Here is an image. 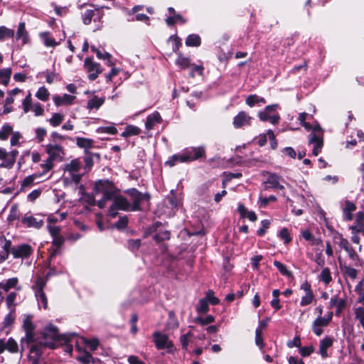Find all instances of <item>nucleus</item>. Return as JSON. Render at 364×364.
Segmentation results:
<instances>
[{
	"instance_id": "412c9836",
	"label": "nucleus",
	"mask_w": 364,
	"mask_h": 364,
	"mask_svg": "<svg viewBox=\"0 0 364 364\" xmlns=\"http://www.w3.org/2000/svg\"><path fill=\"white\" fill-rule=\"evenodd\" d=\"M75 99V96L68 94H64L63 96L56 95L53 97V100L57 107L61 105H70L73 103Z\"/></svg>"
},
{
	"instance_id": "f3484780",
	"label": "nucleus",
	"mask_w": 364,
	"mask_h": 364,
	"mask_svg": "<svg viewBox=\"0 0 364 364\" xmlns=\"http://www.w3.org/2000/svg\"><path fill=\"white\" fill-rule=\"evenodd\" d=\"M252 117L245 112H240L233 119V126L235 128H240L243 126H248L251 124Z\"/></svg>"
},
{
	"instance_id": "423d86ee",
	"label": "nucleus",
	"mask_w": 364,
	"mask_h": 364,
	"mask_svg": "<svg viewBox=\"0 0 364 364\" xmlns=\"http://www.w3.org/2000/svg\"><path fill=\"white\" fill-rule=\"evenodd\" d=\"M278 107L277 104L267 106L263 111L258 113L259 118L263 122L269 120L272 124H278L280 117L274 113Z\"/></svg>"
},
{
	"instance_id": "8fccbe9b",
	"label": "nucleus",
	"mask_w": 364,
	"mask_h": 364,
	"mask_svg": "<svg viewBox=\"0 0 364 364\" xmlns=\"http://www.w3.org/2000/svg\"><path fill=\"white\" fill-rule=\"evenodd\" d=\"M14 36V31L5 26H0V41L6 38H12Z\"/></svg>"
},
{
	"instance_id": "9b49d317",
	"label": "nucleus",
	"mask_w": 364,
	"mask_h": 364,
	"mask_svg": "<svg viewBox=\"0 0 364 364\" xmlns=\"http://www.w3.org/2000/svg\"><path fill=\"white\" fill-rule=\"evenodd\" d=\"M84 66L89 73L88 78L90 80H95L102 73V69L99 63L94 62L90 58H86L84 61Z\"/></svg>"
},
{
	"instance_id": "b1692460",
	"label": "nucleus",
	"mask_w": 364,
	"mask_h": 364,
	"mask_svg": "<svg viewBox=\"0 0 364 364\" xmlns=\"http://www.w3.org/2000/svg\"><path fill=\"white\" fill-rule=\"evenodd\" d=\"M355 205L350 201L346 200L345 205L343 208V213L346 220L350 221L353 220V213L355 210Z\"/></svg>"
},
{
	"instance_id": "c85d7f7f",
	"label": "nucleus",
	"mask_w": 364,
	"mask_h": 364,
	"mask_svg": "<svg viewBox=\"0 0 364 364\" xmlns=\"http://www.w3.org/2000/svg\"><path fill=\"white\" fill-rule=\"evenodd\" d=\"M16 38L21 39L22 43L26 44L28 42V33L26 30L25 23L21 22L18 26L17 33H16Z\"/></svg>"
},
{
	"instance_id": "6e6d98bb",
	"label": "nucleus",
	"mask_w": 364,
	"mask_h": 364,
	"mask_svg": "<svg viewBox=\"0 0 364 364\" xmlns=\"http://www.w3.org/2000/svg\"><path fill=\"white\" fill-rule=\"evenodd\" d=\"M32 105L33 104L31 95L30 92H28V95L24 98V100L22 102V107L24 113H28L29 111H31Z\"/></svg>"
},
{
	"instance_id": "bb28decb",
	"label": "nucleus",
	"mask_w": 364,
	"mask_h": 364,
	"mask_svg": "<svg viewBox=\"0 0 364 364\" xmlns=\"http://www.w3.org/2000/svg\"><path fill=\"white\" fill-rule=\"evenodd\" d=\"M0 264H1L9 257L11 248V242L10 240H5L3 244H0Z\"/></svg>"
},
{
	"instance_id": "72a5a7b5",
	"label": "nucleus",
	"mask_w": 364,
	"mask_h": 364,
	"mask_svg": "<svg viewBox=\"0 0 364 364\" xmlns=\"http://www.w3.org/2000/svg\"><path fill=\"white\" fill-rule=\"evenodd\" d=\"M355 291L358 294L357 303L364 306V281H360L355 287Z\"/></svg>"
},
{
	"instance_id": "4d7b16f0",
	"label": "nucleus",
	"mask_w": 364,
	"mask_h": 364,
	"mask_svg": "<svg viewBox=\"0 0 364 364\" xmlns=\"http://www.w3.org/2000/svg\"><path fill=\"white\" fill-rule=\"evenodd\" d=\"M36 97L42 101H47L49 97L48 90L45 87H41L36 93Z\"/></svg>"
},
{
	"instance_id": "e433bc0d",
	"label": "nucleus",
	"mask_w": 364,
	"mask_h": 364,
	"mask_svg": "<svg viewBox=\"0 0 364 364\" xmlns=\"http://www.w3.org/2000/svg\"><path fill=\"white\" fill-rule=\"evenodd\" d=\"M11 73V69L9 68L0 70V84L7 85L9 82Z\"/></svg>"
},
{
	"instance_id": "c03bdc74",
	"label": "nucleus",
	"mask_w": 364,
	"mask_h": 364,
	"mask_svg": "<svg viewBox=\"0 0 364 364\" xmlns=\"http://www.w3.org/2000/svg\"><path fill=\"white\" fill-rule=\"evenodd\" d=\"M140 133V129L133 125H129L126 127L125 130L122 132V136L124 137H129L131 136H136Z\"/></svg>"
},
{
	"instance_id": "13d9d810",
	"label": "nucleus",
	"mask_w": 364,
	"mask_h": 364,
	"mask_svg": "<svg viewBox=\"0 0 364 364\" xmlns=\"http://www.w3.org/2000/svg\"><path fill=\"white\" fill-rule=\"evenodd\" d=\"M82 341L84 344L92 351L95 350L98 347L99 341L96 338H92L90 340L82 338Z\"/></svg>"
},
{
	"instance_id": "a211bd4d",
	"label": "nucleus",
	"mask_w": 364,
	"mask_h": 364,
	"mask_svg": "<svg viewBox=\"0 0 364 364\" xmlns=\"http://www.w3.org/2000/svg\"><path fill=\"white\" fill-rule=\"evenodd\" d=\"M329 322L324 317L318 316L312 324L313 332L318 336L323 333V327L328 326Z\"/></svg>"
},
{
	"instance_id": "864d4df0",
	"label": "nucleus",
	"mask_w": 364,
	"mask_h": 364,
	"mask_svg": "<svg viewBox=\"0 0 364 364\" xmlns=\"http://www.w3.org/2000/svg\"><path fill=\"white\" fill-rule=\"evenodd\" d=\"M20 218V213L18 212V207L17 204H14L11 207L10 213L8 216V220L10 221L18 220Z\"/></svg>"
},
{
	"instance_id": "6e6552de",
	"label": "nucleus",
	"mask_w": 364,
	"mask_h": 364,
	"mask_svg": "<svg viewBox=\"0 0 364 364\" xmlns=\"http://www.w3.org/2000/svg\"><path fill=\"white\" fill-rule=\"evenodd\" d=\"M132 199L131 204L132 211L140 210L141 204L144 200H149L150 196L147 193H141L135 188H132L126 191Z\"/></svg>"
},
{
	"instance_id": "2f4dec72",
	"label": "nucleus",
	"mask_w": 364,
	"mask_h": 364,
	"mask_svg": "<svg viewBox=\"0 0 364 364\" xmlns=\"http://www.w3.org/2000/svg\"><path fill=\"white\" fill-rule=\"evenodd\" d=\"M17 293L16 291L10 292L5 299L6 304L7 307L11 310V311H14L15 306L17 305L16 299H17Z\"/></svg>"
},
{
	"instance_id": "c756f323",
	"label": "nucleus",
	"mask_w": 364,
	"mask_h": 364,
	"mask_svg": "<svg viewBox=\"0 0 364 364\" xmlns=\"http://www.w3.org/2000/svg\"><path fill=\"white\" fill-rule=\"evenodd\" d=\"M18 151L17 150H12L10 152H7L6 162H2L0 164L1 168H11L15 163L16 157L17 156Z\"/></svg>"
},
{
	"instance_id": "f03ea898",
	"label": "nucleus",
	"mask_w": 364,
	"mask_h": 364,
	"mask_svg": "<svg viewBox=\"0 0 364 364\" xmlns=\"http://www.w3.org/2000/svg\"><path fill=\"white\" fill-rule=\"evenodd\" d=\"M58 338V331L55 326L48 325L45 328L41 340L37 341V343L31 346L28 357L33 364H38V359L42 354L43 348H55L54 341Z\"/></svg>"
},
{
	"instance_id": "e2e57ef3",
	"label": "nucleus",
	"mask_w": 364,
	"mask_h": 364,
	"mask_svg": "<svg viewBox=\"0 0 364 364\" xmlns=\"http://www.w3.org/2000/svg\"><path fill=\"white\" fill-rule=\"evenodd\" d=\"M39 176L40 175L37 174H33L26 176L21 183V187L25 188L31 186L32 184L34 183V180Z\"/></svg>"
},
{
	"instance_id": "5fc2aeb1",
	"label": "nucleus",
	"mask_w": 364,
	"mask_h": 364,
	"mask_svg": "<svg viewBox=\"0 0 364 364\" xmlns=\"http://www.w3.org/2000/svg\"><path fill=\"white\" fill-rule=\"evenodd\" d=\"M208 302L206 299H201L199 300L198 306H197L196 311L199 314H205L208 311Z\"/></svg>"
},
{
	"instance_id": "79ce46f5",
	"label": "nucleus",
	"mask_w": 364,
	"mask_h": 364,
	"mask_svg": "<svg viewBox=\"0 0 364 364\" xmlns=\"http://www.w3.org/2000/svg\"><path fill=\"white\" fill-rule=\"evenodd\" d=\"M187 46H199L200 45V38L197 34L189 35L186 40Z\"/></svg>"
},
{
	"instance_id": "393cba45",
	"label": "nucleus",
	"mask_w": 364,
	"mask_h": 364,
	"mask_svg": "<svg viewBox=\"0 0 364 364\" xmlns=\"http://www.w3.org/2000/svg\"><path fill=\"white\" fill-rule=\"evenodd\" d=\"M237 212L242 218H247L252 222L257 220V217L254 211H248L242 203H240L237 207Z\"/></svg>"
},
{
	"instance_id": "0eeeda50",
	"label": "nucleus",
	"mask_w": 364,
	"mask_h": 364,
	"mask_svg": "<svg viewBox=\"0 0 364 364\" xmlns=\"http://www.w3.org/2000/svg\"><path fill=\"white\" fill-rule=\"evenodd\" d=\"M153 339L157 349L161 350L166 348L169 353L173 351V343L168 340L166 334H163L159 331H155L153 333Z\"/></svg>"
},
{
	"instance_id": "dca6fc26",
	"label": "nucleus",
	"mask_w": 364,
	"mask_h": 364,
	"mask_svg": "<svg viewBox=\"0 0 364 364\" xmlns=\"http://www.w3.org/2000/svg\"><path fill=\"white\" fill-rule=\"evenodd\" d=\"M309 144H314L313 154L314 156H318L321 152L323 144V135L321 133L318 134L316 133H311L309 135Z\"/></svg>"
},
{
	"instance_id": "58836bf2",
	"label": "nucleus",
	"mask_w": 364,
	"mask_h": 364,
	"mask_svg": "<svg viewBox=\"0 0 364 364\" xmlns=\"http://www.w3.org/2000/svg\"><path fill=\"white\" fill-rule=\"evenodd\" d=\"M341 270L346 277L350 279H355L357 277V269L350 265L344 264L341 266Z\"/></svg>"
},
{
	"instance_id": "bf43d9fd",
	"label": "nucleus",
	"mask_w": 364,
	"mask_h": 364,
	"mask_svg": "<svg viewBox=\"0 0 364 364\" xmlns=\"http://www.w3.org/2000/svg\"><path fill=\"white\" fill-rule=\"evenodd\" d=\"M97 132L100 134H115L117 132V129L114 126L100 127L97 128Z\"/></svg>"
},
{
	"instance_id": "473e14b6",
	"label": "nucleus",
	"mask_w": 364,
	"mask_h": 364,
	"mask_svg": "<svg viewBox=\"0 0 364 364\" xmlns=\"http://www.w3.org/2000/svg\"><path fill=\"white\" fill-rule=\"evenodd\" d=\"M76 144L80 148L88 149L93 146L94 141L92 139L77 137Z\"/></svg>"
},
{
	"instance_id": "774afa93",
	"label": "nucleus",
	"mask_w": 364,
	"mask_h": 364,
	"mask_svg": "<svg viewBox=\"0 0 364 364\" xmlns=\"http://www.w3.org/2000/svg\"><path fill=\"white\" fill-rule=\"evenodd\" d=\"M279 235L282 240H284L285 244H288L291 241V238L289 235V232L287 228H283L279 233Z\"/></svg>"
},
{
	"instance_id": "39448f33",
	"label": "nucleus",
	"mask_w": 364,
	"mask_h": 364,
	"mask_svg": "<svg viewBox=\"0 0 364 364\" xmlns=\"http://www.w3.org/2000/svg\"><path fill=\"white\" fill-rule=\"evenodd\" d=\"M80 168L81 164L78 159H73L66 164L65 170L69 176L65 177V179L78 183L82 178V174L79 173Z\"/></svg>"
},
{
	"instance_id": "a19ab883",
	"label": "nucleus",
	"mask_w": 364,
	"mask_h": 364,
	"mask_svg": "<svg viewBox=\"0 0 364 364\" xmlns=\"http://www.w3.org/2000/svg\"><path fill=\"white\" fill-rule=\"evenodd\" d=\"M12 132L13 127L9 124L5 123L0 129V139L6 140Z\"/></svg>"
},
{
	"instance_id": "603ef678",
	"label": "nucleus",
	"mask_w": 364,
	"mask_h": 364,
	"mask_svg": "<svg viewBox=\"0 0 364 364\" xmlns=\"http://www.w3.org/2000/svg\"><path fill=\"white\" fill-rule=\"evenodd\" d=\"M319 277L321 281L324 282L326 284H328L332 280L330 269L328 267L323 268Z\"/></svg>"
},
{
	"instance_id": "4468645a",
	"label": "nucleus",
	"mask_w": 364,
	"mask_h": 364,
	"mask_svg": "<svg viewBox=\"0 0 364 364\" xmlns=\"http://www.w3.org/2000/svg\"><path fill=\"white\" fill-rule=\"evenodd\" d=\"M281 178L276 173H269L267 174L266 180L264 181V188L265 190L269 188H278L283 190L284 186L280 184Z\"/></svg>"
},
{
	"instance_id": "09e8293b",
	"label": "nucleus",
	"mask_w": 364,
	"mask_h": 364,
	"mask_svg": "<svg viewBox=\"0 0 364 364\" xmlns=\"http://www.w3.org/2000/svg\"><path fill=\"white\" fill-rule=\"evenodd\" d=\"M176 64L181 69H186L191 65V62L189 58H186L180 54L176 60Z\"/></svg>"
},
{
	"instance_id": "69168bd1",
	"label": "nucleus",
	"mask_w": 364,
	"mask_h": 364,
	"mask_svg": "<svg viewBox=\"0 0 364 364\" xmlns=\"http://www.w3.org/2000/svg\"><path fill=\"white\" fill-rule=\"evenodd\" d=\"M259 203L261 207H266L269 203L274 202L277 200V198L272 195L269 197H262V196H259Z\"/></svg>"
},
{
	"instance_id": "de8ad7c7",
	"label": "nucleus",
	"mask_w": 364,
	"mask_h": 364,
	"mask_svg": "<svg viewBox=\"0 0 364 364\" xmlns=\"http://www.w3.org/2000/svg\"><path fill=\"white\" fill-rule=\"evenodd\" d=\"M46 280L41 277H38L36 279L35 284L33 286L34 292L43 291V289L46 287Z\"/></svg>"
},
{
	"instance_id": "a18cd8bd",
	"label": "nucleus",
	"mask_w": 364,
	"mask_h": 364,
	"mask_svg": "<svg viewBox=\"0 0 364 364\" xmlns=\"http://www.w3.org/2000/svg\"><path fill=\"white\" fill-rule=\"evenodd\" d=\"M178 21H180L181 23H185L186 22V21L179 14L172 15L166 18V23L169 26L174 25Z\"/></svg>"
},
{
	"instance_id": "0e129e2a",
	"label": "nucleus",
	"mask_w": 364,
	"mask_h": 364,
	"mask_svg": "<svg viewBox=\"0 0 364 364\" xmlns=\"http://www.w3.org/2000/svg\"><path fill=\"white\" fill-rule=\"evenodd\" d=\"M204 299H206L207 301L213 305H216L219 304L220 301L219 299L214 296V292L213 290H208Z\"/></svg>"
},
{
	"instance_id": "37998d69",
	"label": "nucleus",
	"mask_w": 364,
	"mask_h": 364,
	"mask_svg": "<svg viewBox=\"0 0 364 364\" xmlns=\"http://www.w3.org/2000/svg\"><path fill=\"white\" fill-rule=\"evenodd\" d=\"M274 265L277 268L278 271L284 276L287 277H291L293 276L292 272L289 271L286 265L282 264V262L275 260L274 262Z\"/></svg>"
},
{
	"instance_id": "7c9ffc66",
	"label": "nucleus",
	"mask_w": 364,
	"mask_h": 364,
	"mask_svg": "<svg viewBox=\"0 0 364 364\" xmlns=\"http://www.w3.org/2000/svg\"><path fill=\"white\" fill-rule=\"evenodd\" d=\"M185 156L183 151L181 153L173 155L166 162V164L169 166H173L178 163H186L187 160L183 156Z\"/></svg>"
},
{
	"instance_id": "f704fd0d",
	"label": "nucleus",
	"mask_w": 364,
	"mask_h": 364,
	"mask_svg": "<svg viewBox=\"0 0 364 364\" xmlns=\"http://www.w3.org/2000/svg\"><path fill=\"white\" fill-rule=\"evenodd\" d=\"M35 296L38 302V305L39 308H43L44 309H47L48 308V299L47 296L43 291L35 292Z\"/></svg>"
},
{
	"instance_id": "680f3d73",
	"label": "nucleus",
	"mask_w": 364,
	"mask_h": 364,
	"mask_svg": "<svg viewBox=\"0 0 364 364\" xmlns=\"http://www.w3.org/2000/svg\"><path fill=\"white\" fill-rule=\"evenodd\" d=\"M64 116L59 113H55L49 119V122L53 127H57L63 122Z\"/></svg>"
},
{
	"instance_id": "ddd939ff",
	"label": "nucleus",
	"mask_w": 364,
	"mask_h": 364,
	"mask_svg": "<svg viewBox=\"0 0 364 364\" xmlns=\"http://www.w3.org/2000/svg\"><path fill=\"white\" fill-rule=\"evenodd\" d=\"M22 225L27 228H35L39 229L41 228L44 222L42 219L34 217L32 215L26 214L21 219Z\"/></svg>"
},
{
	"instance_id": "49530a36",
	"label": "nucleus",
	"mask_w": 364,
	"mask_h": 364,
	"mask_svg": "<svg viewBox=\"0 0 364 364\" xmlns=\"http://www.w3.org/2000/svg\"><path fill=\"white\" fill-rule=\"evenodd\" d=\"M193 334L191 331H188L187 333L181 335L180 337V342L182 346V348L184 350H188V344L190 343H193L191 341V338L192 337Z\"/></svg>"
},
{
	"instance_id": "3c124183",
	"label": "nucleus",
	"mask_w": 364,
	"mask_h": 364,
	"mask_svg": "<svg viewBox=\"0 0 364 364\" xmlns=\"http://www.w3.org/2000/svg\"><path fill=\"white\" fill-rule=\"evenodd\" d=\"M6 350L11 353H16L18 351V346L13 338H9L6 342Z\"/></svg>"
},
{
	"instance_id": "4c0bfd02",
	"label": "nucleus",
	"mask_w": 364,
	"mask_h": 364,
	"mask_svg": "<svg viewBox=\"0 0 364 364\" xmlns=\"http://www.w3.org/2000/svg\"><path fill=\"white\" fill-rule=\"evenodd\" d=\"M40 37L46 47H55L57 45L55 40L50 36L49 32L41 33Z\"/></svg>"
},
{
	"instance_id": "f257e3e1",
	"label": "nucleus",
	"mask_w": 364,
	"mask_h": 364,
	"mask_svg": "<svg viewBox=\"0 0 364 364\" xmlns=\"http://www.w3.org/2000/svg\"><path fill=\"white\" fill-rule=\"evenodd\" d=\"M95 191L97 193L103 194L102 198L97 203L100 208H105L107 200H112V204L108 210V214L115 218L118 210H132L131 203L122 196H116L113 183L108 180H100L95 183Z\"/></svg>"
},
{
	"instance_id": "338daca9",
	"label": "nucleus",
	"mask_w": 364,
	"mask_h": 364,
	"mask_svg": "<svg viewBox=\"0 0 364 364\" xmlns=\"http://www.w3.org/2000/svg\"><path fill=\"white\" fill-rule=\"evenodd\" d=\"M95 11L93 10H87L82 15V21L85 25H88L91 23L92 19L94 16Z\"/></svg>"
},
{
	"instance_id": "aec40b11",
	"label": "nucleus",
	"mask_w": 364,
	"mask_h": 364,
	"mask_svg": "<svg viewBox=\"0 0 364 364\" xmlns=\"http://www.w3.org/2000/svg\"><path fill=\"white\" fill-rule=\"evenodd\" d=\"M333 339L330 336H325L320 341L318 353L323 358L328 357L327 350L333 346Z\"/></svg>"
},
{
	"instance_id": "2eb2a0df",
	"label": "nucleus",
	"mask_w": 364,
	"mask_h": 364,
	"mask_svg": "<svg viewBox=\"0 0 364 364\" xmlns=\"http://www.w3.org/2000/svg\"><path fill=\"white\" fill-rule=\"evenodd\" d=\"M187 162L197 160L205 154V149L203 146L190 147L183 150Z\"/></svg>"
},
{
	"instance_id": "c9c22d12",
	"label": "nucleus",
	"mask_w": 364,
	"mask_h": 364,
	"mask_svg": "<svg viewBox=\"0 0 364 364\" xmlns=\"http://www.w3.org/2000/svg\"><path fill=\"white\" fill-rule=\"evenodd\" d=\"M355 319L358 321L364 329V306L353 307Z\"/></svg>"
},
{
	"instance_id": "4be33fe9",
	"label": "nucleus",
	"mask_w": 364,
	"mask_h": 364,
	"mask_svg": "<svg viewBox=\"0 0 364 364\" xmlns=\"http://www.w3.org/2000/svg\"><path fill=\"white\" fill-rule=\"evenodd\" d=\"M65 239L61 235L53 238L52 243L55 247L50 249L49 259L50 260L60 252V247L63 245Z\"/></svg>"
},
{
	"instance_id": "1a4fd4ad",
	"label": "nucleus",
	"mask_w": 364,
	"mask_h": 364,
	"mask_svg": "<svg viewBox=\"0 0 364 364\" xmlns=\"http://www.w3.org/2000/svg\"><path fill=\"white\" fill-rule=\"evenodd\" d=\"M46 150L49 158L53 160L62 161L65 154L63 146L58 143L50 142L46 146Z\"/></svg>"
},
{
	"instance_id": "ea45409f",
	"label": "nucleus",
	"mask_w": 364,
	"mask_h": 364,
	"mask_svg": "<svg viewBox=\"0 0 364 364\" xmlns=\"http://www.w3.org/2000/svg\"><path fill=\"white\" fill-rule=\"evenodd\" d=\"M91 50L96 53L97 57L99 59L107 60L108 65L109 66H112L113 65V63H112V62L110 60L111 55L109 53H108L107 52L102 53L99 49H97L95 46H91Z\"/></svg>"
},
{
	"instance_id": "20e7f679",
	"label": "nucleus",
	"mask_w": 364,
	"mask_h": 364,
	"mask_svg": "<svg viewBox=\"0 0 364 364\" xmlns=\"http://www.w3.org/2000/svg\"><path fill=\"white\" fill-rule=\"evenodd\" d=\"M22 327L26 333V336L21 340V353L27 348L31 349V346L37 343L35 333L36 326L32 321L31 316H25L23 320Z\"/></svg>"
},
{
	"instance_id": "6ab92c4d",
	"label": "nucleus",
	"mask_w": 364,
	"mask_h": 364,
	"mask_svg": "<svg viewBox=\"0 0 364 364\" xmlns=\"http://www.w3.org/2000/svg\"><path fill=\"white\" fill-rule=\"evenodd\" d=\"M18 279L17 277H12L7 279L6 282H0V288L4 292H9L11 289H15L16 291H21L22 287L18 284Z\"/></svg>"
},
{
	"instance_id": "9d476101",
	"label": "nucleus",
	"mask_w": 364,
	"mask_h": 364,
	"mask_svg": "<svg viewBox=\"0 0 364 364\" xmlns=\"http://www.w3.org/2000/svg\"><path fill=\"white\" fill-rule=\"evenodd\" d=\"M300 289L303 290L305 293L304 295L301 298L299 303L300 306H306L310 305L313 302L315 297L311 284L309 282H305L301 284Z\"/></svg>"
},
{
	"instance_id": "cd10ccee",
	"label": "nucleus",
	"mask_w": 364,
	"mask_h": 364,
	"mask_svg": "<svg viewBox=\"0 0 364 364\" xmlns=\"http://www.w3.org/2000/svg\"><path fill=\"white\" fill-rule=\"evenodd\" d=\"M77 349L78 352L80 353L78 356H77L76 359L80 361L82 364H90L93 361V357L92 355L85 350L82 349L80 347L77 346Z\"/></svg>"
},
{
	"instance_id": "a878e982",
	"label": "nucleus",
	"mask_w": 364,
	"mask_h": 364,
	"mask_svg": "<svg viewBox=\"0 0 364 364\" xmlns=\"http://www.w3.org/2000/svg\"><path fill=\"white\" fill-rule=\"evenodd\" d=\"M105 97H99L97 95L93 96L90 98L87 103V109H98L105 102Z\"/></svg>"
},
{
	"instance_id": "5701e85b",
	"label": "nucleus",
	"mask_w": 364,
	"mask_h": 364,
	"mask_svg": "<svg viewBox=\"0 0 364 364\" xmlns=\"http://www.w3.org/2000/svg\"><path fill=\"white\" fill-rule=\"evenodd\" d=\"M161 122V117L160 114L158 112H154L146 117L145 124L146 129L149 131L152 129L156 124H159Z\"/></svg>"
},
{
	"instance_id": "7ed1b4c3",
	"label": "nucleus",
	"mask_w": 364,
	"mask_h": 364,
	"mask_svg": "<svg viewBox=\"0 0 364 364\" xmlns=\"http://www.w3.org/2000/svg\"><path fill=\"white\" fill-rule=\"evenodd\" d=\"M333 239L335 244L346 252L353 266L361 267L364 265L363 260L358 255V250L353 247L349 241L344 238L342 234L338 232L334 233Z\"/></svg>"
},
{
	"instance_id": "f8f14e48",
	"label": "nucleus",
	"mask_w": 364,
	"mask_h": 364,
	"mask_svg": "<svg viewBox=\"0 0 364 364\" xmlns=\"http://www.w3.org/2000/svg\"><path fill=\"white\" fill-rule=\"evenodd\" d=\"M32 252V247L28 244H22L11 248V252L14 258H27Z\"/></svg>"
},
{
	"instance_id": "052dcab7",
	"label": "nucleus",
	"mask_w": 364,
	"mask_h": 364,
	"mask_svg": "<svg viewBox=\"0 0 364 364\" xmlns=\"http://www.w3.org/2000/svg\"><path fill=\"white\" fill-rule=\"evenodd\" d=\"M66 216V213H57L55 215H49L48 218V220L50 223H56L65 219Z\"/></svg>"
}]
</instances>
